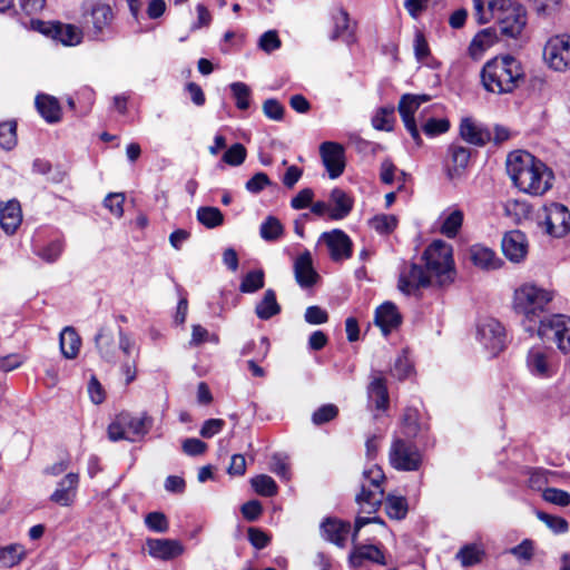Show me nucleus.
I'll return each instance as SVG.
<instances>
[{"instance_id":"obj_1","label":"nucleus","mask_w":570,"mask_h":570,"mask_svg":"<svg viewBox=\"0 0 570 570\" xmlns=\"http://www.w3.org/2000/svg\"><path fill=\"white\" fill-rule=\"evenodd\" d=\"M554 297L552 291L533 283H525L513 294L512 307L521 317V324L531 336L552 340L563 353L570 352V317L563 314H550V304Z\"/></svg>"},{"instance_id":"obj_2","label":"nucleus","mask_w":570,"mask_h":570,"mask_svg":"<svg viewBox=\"0 0 570 570\" xmlns=\"http://www.w3.org/2000/svg\"><path fill=\"white\" fill-rule=\"evenodd\" d=\"M507 171L521 191L532 196L546 194L554 179L553 171L542 160L524 150L508 155Z\"/></svg>"},{"instance_id":"obj_3","label":"nucleus","mask_w":570,"mask_h":570,"mask_svg":"<svg viewBox=\"0 0 570 570\" xmlns=\"http://www.w3.org/2000/svg\"><path fill=\"white\" fill-rule=\"evenodd\" d=\"M361 491L356 494L355 501L361 512L372 514L377 512L382 503L386 514L391 519L402 520L407 514V502L404 497L387 494L385 497L382 487L385 475L379 465H372L363 471Z\"/></svg>"},{"instance_id":"obj_4","label":"nucleus","mask_w":570,"mask_h":570,"mask_svg":"<svg viewBox=\"0 0 570 570\" xmlns=\"http://www.w3.org/2000/svg\"><path fill=\"white\" fill-rule=\"evenodd\" d=\"M473 8L476 23L495 19L503 38L517 39L527 26L525 9L515 0H473Z\"/></svg>"},{"instance_id":"obj_5","label":"nucleus","mask_w":570,"mask_h":570,"mask_svg":"<svg viewBox=\"0 0 570 570\" xmlns=\"http://www.w3.org/2000/svg\"><path fill=\"white\" fill-rule=\"evenodd\" d=\"M481 83L488 92L512 94L524 85L522 63L511 55H501L488 60L480 72Z\"/></svg>"},{"instance_id":"obj_6","label":"nucleus","mask_w":570,"mask_h":570,"mask_svg":"<svg viewBox=\"0 0 570 570\" xmlns=\"http://www.w3.org/2000/svg\"><path fill=\"white\" fill-rule=\"evenodd\" d=\"M422 259L428 273L435 277L439 285L453 282L454 262L451 245L441 239L434 240L424 250Z\"/></svg>"},{"instance_id":"obj_7","label":"nucleus","mask_w":570,"mask_h":570,"mask_svg":"<svg viewBox=\"0 0 570 570\" xmlns=\"http://www.w3.org/2000/svg\"><path fill=\"white\" fill-rule=\"evenodd\" d=\"M153 424V417L146 412L140 415L121 412L108 425V438L112 442L120 440L137 442L148 434Z\"/></svg>"},{"instance_id":"obj_8","label":"nucleus","mask_w":570,"mask_h":570,"mask_svg":"<svg viewBox=\"0 0 570 570\" xmlns=\"http://www.w3.org/2000/svg\"><path fill=\"white\" fill-rule=\"evenodd\" d=\"M389 462L393 469L402 472H416L423 464V453L415 441L393 436Z\"/></svg>"},{"instance_id":"obj_9","label":"nucleus","mask_w":570,"mask_h":570,"mask_svg":"<svg viewBox=\"0 0 570 570\" xmlns=\"http://www.w3.org/2000/svg\"><path fill=\"white\" fill-rule=\"evenodd\" d=\"M114 12L109 4L96 2L86 10L85 23L95 40H104L110 33Z\"/></svg>"},{"instance_id":"obj_10","label":"nucleus","mask_w":570,"mask_h":570,"mask_svg":"<svg viewBox=\"0 0 570 570\" xmlns=\"http://www.w3.org/2000/svg\"><path fill=\"white\" fill-rule=\"evenodd\" d=\"M543 59L556 71L570 69V36L551 37L543 47Z\"/></svg>"},{"instance_id":"obj_11","label":"nucleus","mask_w":570,"mask_h":570,"mask_svg":"<svg viewBox=\"0 0 570 570\" xmlns=\"http://www.w3.org/2000/svg\"><path fill=\"white\" fill-rule=\"evenodd\" d=\"M544 217L539 222L543 230L553 237H563L570 230V212L559 203H551L543 208Z\"/></svg>"},{"instance_id":"obj_12","label":"nucleus","mask_w":570,"mask_h":570,"mask_svg":"<svg viewBox=\"0 0 570 570\" xmlns=\"http://www.w3.org/2000/svg\"><path fill=\"white\" fill-rule=\"evenodd\" d=\"M476 338L492 355H497L504 348L505 331L498 320L487 317L476 326Z\"/></svg>"},{"instance_id":"obj_13","label":"nucleus","mask_w":570,"mask_h":570,"mask_svg":"<svg viewBox=\"0 0 570 570\" xmlns=\"http://www.w3.org/2000/svg\"><path fill=\"white\" fill-rule=\"evenodd\" d=\"M145 549L153 559L160 561L175 560L185 551L180 540L169 538H147Z\"/></svg>"},{"instance_id":"obj_14","label":"nucleus","mask_w":570,"mask_h":570,"mask_svg":"<svg viewBox=\"0 0 570 570\" xmlns=\"http://www.w3.org/2000/svg\"><path fill=\"white\" fill-rule=\"evenodd\" d=\"M328 248L330 257L333 262L348 259L353 254V242L350 236L342 229H333L324 232L321 237Z\"/></svg>"},{"instance_id":"obj_15","label":"nucleus","mask_w":570,"mask_h":570,"mask_svg":"<svg viewBox=\"0 0 570 570\" xmlns=\"http://www.w3.org/2000/svg\"><path fill=\"white\" fill-rule=\"evenodd\" d=\"M332 31L328 35L331 41L342 40L346 45L356 41L355 26L351 23L350 14L343 7H335L331 10Z\"/></svg>"},{"instance_id":"obj_16","label":"nucleus","mask_w":570,"mask_h":570,"mask_svg":"<svg viewBox=\"0 0 570 570\" xmlns=\"http://www.w3.org/2000/svg\"><path fill=\"white\" fill-rule=\"evenodd\" d=\"M320 154L330 178H338L345 169L343 146L333 141H324L320 146Z\"/></svg>"},{"instance_id":"obj_17","label":"nucleus","mask_w":570,"mask_h":570,"mask_svg":"<svg viewBox=\"0 0 570 570\" xmlns=\"http://www.w3.org/2000/svg\"><path fill=\"white\" fill-rule=\"evenodd\" d=\"M365 562L380 566L386 564L384 551L375 544H363L353 542V548L348 554V563L352 568H361Z\"/></svg>"},{"instance_id":"obj_18","label":"nucleus","mask_w":570,"mask_h":570,"mask_svg":"<svg viewBox=\"0 0 570 570\" xmlns=\"http://www.w3.org/2000/svg\"><path fill=\"white\" fill-rule=\"evenodd\" d=\"M431 277L422 266L412 263L407 271L400 274L397 287L403 294L411 295L421 287L430 286Z\"/></svg>"},{"instance_id":"obj_19","label":"nucleus","mask_w":570,"mask_h":570,"mask_svg":"<svg viewBox=\"0 0 570 570\" xmlns=\"http://www.w3.org/2000/svg\"><path fill=\"white\" fill-rule=\"evenodd\" d=\"M501 247L504 256L513 262H522L528 253L527 236L521 230L507 232L502 238Z\"/></svg>"},{"instance_id":"obj_20","label":"nucleus","mask_w":570,"mask_h":570,"mask_svg":"<svg viewBox=\"0 0 570 570\" xmlns=\"http://www.w3.org/2000/svg\"><path fill=\"white\" fill-rule=\"evenodd\" d=\"M293 267L295 281L303 289L313 287L320 279V275L313 266L312 255L307 249L296 257Z\"/></svg>"},{"instance_id":"obj_21","label":"nucleus","mask_w":570,"mask_h":570,"mask_svg":"<svg viewBox=\"0 0 570 570\" xmlns=\"http://www.w3.org/2000/svg\"><path fill=\"white\" fill-rule=\"evenodd\" d=\"M419 105L415 101L413 94H404L399 102V112L404 124L405 129L411 135L412 139L417 146L422 145V138L420 136L419 128L414 118V114L419 109Z\"/></svg>"},{"instance_id":"obj_22","label":"nucleus","mask_w":570,"mask_h":570,"mask_svg":"<svg viewBox=\"0 0 570 570\" xmlns=\"http://www.w3.org/2000/svg\"><path fill=\"white\" fill-rule=\"evenodd\" d=\"M448 155L451 164L446 166V177L449 180L455 181L463 176L471 158V150L468 147L451 144Z\"/></svg>"},{"instance_id":"obj_23","label":"nucleus","mask_w":570,"mask_h":570,"mask_svg":"<svg viewBox=\"0 0 570 570\" xmlns=\"http://www.w3.org/2000/svg\"><path fill=\"white\" fill-rule=\"evenodd\" d=\"M350 532L351 523L348 521L327 517L321 523L322 537L341 548L345 547Z\"/></svg>"},{"instance_id":"obj_24","label":"nucleus","mask_w":570,"mask_h":570,"mask_svg":"<svg viewBox=\"0 0 570 570\" xmlns=\"http://www.w3.org/2000/svg\"><path fill=\"white\" fill-rule=\"evenodd\" d=\"M460 136L466 142L478 147H483L492 139L491 130L487 126L475 122L470 117L461 120Z\"/></svg>"},{"instance_id":"obj_25","label":"nucleus","mask_w":570,"mask_h":570,"mask_svg":"<svg viewBox=\"0 0 570 570\" xmlns=\"http://www.w3.org/2000/svg\"><path fill=\"white\" fill-rule=\"evenodd\" d=\"M527 366L534 376L548 379L554 374L552 364L548 360V351L543 346H534L529 350Z\"/></svg>"},{"instance_id":"obj_26","label":"nucleus","mask_w":570,"mask_h":570,"mask_svg":"<svg viewBox=\"0 0 570 570\" xmlns=\"http://www.w3.org/2000/svg\"><path fill=\"white\" fill-rule=\"evenodd\" d=\"M374 323L381 328L383 335L387 336L401 325L402 316L395 304L385 302L376 308Z\"/></svg>"},{"instance_id":"obj_27","label":"nucleus","mask_w":570,"mask_h":570,"mask_svg":"<svg viewBox=\"0 0 570 570\" xmlns=\"http://www.w3.org/2000/svg\"><path fill=\"white\" fill-rule=\"evenodd\" d=\"M79 484V475L70 472L58 483L57 489L50 495V501L61 505L69 507L76 497V490Z\"/></svg>"},{"instance_id":"obj_28","label":"nucleus","mask_w":570,"mask_h":570,"mask_svg":"<svg viewBox=\"0 0 570 570\" xmlns=\"http://www.w3.org/2000/svg\"><path fill=\"white\" fill-rule=\"evenodd\" d=\"M40 31L52 39L60 41L65 46H75L81 41L80 30L72 24L52 22Z\"/></svg>"},{"instance_id":"obj_29","label":"nucleus","mask_w":570,"mask_h":570,"mask_svg":"<svg viewBox=\"0 0 570 570\" xmlns=\"http://www.w3.org/2000/svg\"><path fill=\"white\" fill-rule=\"evenodd\" d=\"M470 259L476 267L485 271L499 269L504 264L494 250L480 244L471 246Z\"/></svg>"},{"instance_id":"obj_30","label":"nucleus","mask_w":570,"mask_h":570,"mask_svg":"<svg viewBox=\"0 0 570 570\" xmlns=\"http://www.w3.org/2000/svg\"><path fill=\"white\" fill-rule=\"evenodd\" d=\"M425 425L420 422V413L415 407H406L401 420L400 435L403 439L415 441L423 431Z\"/></svg>"},{"instance_id":"obj_31","label":"nucleus","mask_w":570,"mask_h":570,"mask_svg":"<svg viewBox=\"0 0 570 570\" xmlns=\"http://www.w3.org/2000/svg\"><path fill=\"white\" fill-rule=\"evenodd\" d=\"M21 222L22 213L18 200H9L0 208V226L6 234H14Z\"/></svg>"},{"instance_id":"obj_32","label":"nucleus","mask_w":570,"mask_h":570,"mask_svg":"<svg viewBox=\"0 0 570 570\" xmlns=\"http://www.w3.org/2000/svg\"><path fill=\"white\" fill-rule=\"evenodd\" d=\"M63 250V237H56L47 244H40L38 240H35L32 245V253L48 264L56 263L61 257Z\"/></svg>"},{"instance_id":"obj_33","label":"nucleus","mask_w":570,"mask_h":570,"mask_svg":"<svg viewBox=\"0 0 570 570\" xmlns=\"http://www.w3.org/2000/svg\"><path fill=\"white\" fill-rule=\"evenodd\" d=\"M40 116L49 124H56L61 119V107L57 98L46 94H38L35 100Z\"/></svg>"},{"instance_id":"obj_34","label":"nucleus","mask_w":570,"mask_h":570,"mask_svg":"<svg viewBox=\"0 0 570 570\" xmlns=\"http://www.w3.org/2000/svg\"><path fill=\"white\" fill-rule=\"evenodd\" d=\"M330 200L334 205L330 210L333 220L344 219L353 209V199L341 188L332 189Z\"/></svg>"},{"instance_id":"obj_35","label":"nucleus","mask_w":570,"mask_h":570,"mask_svg":"<svg viewBox=\"0 0 570 570\" xmlns=\"http://www.w3.org/2000/svg\"><path fill=\"white\" fill-rule=\"evenodd\" d=\"M95 344L101 356L108 363H116L117 345L114 333L106 327H101L95 335Z\"/></svg>"},{"instance_id":"obj_36","label":"nucleus","mask_w":570,"mask_h":570,"mask_svg":"<svg viewBox=\"0 0 570 570\" xmlns=\"http://www.w3.org/2000/svg\"><path fill=\"white\" fill-rule=\"evenodd\" d=\"M60 351L61 354L68 358L72 360L76 358L80 346H81V338L76 332V330L71 326H66L62 332L60 333Z\"/></svg>"},{"instance_id":"obj_37","label":"nucleus","mask_w":570,"mask_h":570,"mask_svg":"<svg viewBox=\"0 0 570 570\" xmlns=\"http://www.w3.org/2000/svg\"><path fill=\"white\" fill-rule=\"evenodd\" d=\"M281 305L277 303L276 293L269 288L265 291L263 298L256 304L255 314L259 320L267 321L281 313Z\"/></svg>"},{"instance_id":"obj_38","label":"nucleus","mask_w":570,"mask_h":570,"mask_svg":"<svg viewBox=\"0 0 570 570\" xmlns=\"http://www.w3.org/2000/svg\"><path fill=\"white\" fill-rule=\"evenodd\" d=\"M26 554V548L19 543L0 547V566L3 568H12L20 563Z\"/></svg>"},{"instance_id":"obj_39","label":"nucleus","mask_w":570,"mask_h":570,"mask_svg":"<svg viewBox=\"0 0 570 570\" xmlns=\"http://www.w3.org/2000/svg\"><path fill=\"white\" fill-rule=\"evenodd\" d=\"M197 220L206 228L213 229L224 223V215L219 208L213 206L199 207L196 212Z\"/></svg>"},{"instance_id":"obj_40","label":"nucleus","mask_w":570,"mask_h":570,"mask_svg":"<svg viewBox=\"0 0 570 570\" xmlns=\"http://www.w3.org/2000/svg\"><path fill=\"white\" fill-rule=\"evenodd\" d=\"M368 396L374 402L377 410H385L389 405V393L385 382L381 377H375L368 385Z\"/></svg>"},{"instance_id":"obj_41","label":"nucleus","mask_w":570,"mask_h":570,"mask_svg":"<svg viewBox=\"0 0 570 570\" xmlns=\"http://www.w3.org/2000/svg\"><path fill=\"white\" fill-rule=\"evenodd\" d=\"M399 219L392 214H379L368 220V225L380 235H390L397 227Z\"/></svg>"},{"instance_id":"obj_42","label":"nucleus","mask_w":570,"mask_h":570,"mask_svg":"<svg viewBox=\"0 0 570 570\" xmlns=\"http://www.w3.org/2000/svg\"><path fill=\"white\" fill-rule=\"evenodd\" d=\"M265 274L263 269H254L246 273L240 282L239 291L242 293H255L264 287Z\"/></svg>"},{"instance_id":"obj_43","label":"nucleus","mask_w":570,"mask_h":570,"mask_svg":"<svg viewBox=\"0 0 570 570\" xmlns=\"http://www.w3.org/2000/svg\"><path fill=\"white\" fill-rule=\"evenodd\" d=\"M250 484L254 491L263 497H274L278 490L274 479L267 474H259L252 478Z\"/></svg>"},{"instance_id":"obj_44","label":"nucleus","mask_w":570,"mask_h":570,"mask_svg":"<svg viewBox=\"0 0 570 570\" xmlns=\"http://www.w3.org/2000/svg\"><path fill=\"white\" fill-rule=\"evenodd\" d=\"M284 233L283 225L279 219L274 216H268L261 225V237L267 242L278 239Z\"/></svg>"},{"instance_id":"obj_45","label":"nucleus","mask_w":570,"mask_h":570,"mask_svg":"<svg viewBox=\"0 0 570 570\" xmlns=\"http://www.w3.org/2000/svg\"><path fill=\"white\" fill-rule=\"evenodd\" d=\"M232 95L235 99L236 107L246 110L250 105L252 90L245 82L236 81L229 85Z\"/></svg>"},{"instance_id":"obj_46","label":"nucleus","mask_w":570,"mask_h":570,"mask_svg":"<svg viewBox=\"0 0 570 570\" xmlns=\"http://www.w3.org/2000/svg\"><path fill=\"white\" fill-rule=\"evenodd\" d=\"M17 145V124L16 121L0 122V147L4 150H11Z\"/></svg>"},{"instance_id":"obj_47","label":"nucleus","mask_w":570,"mask_h":570,"mask_svg":"<svg viewBox=\"0 0 570 570\" xmlns=\"http://www.w3.org/2000/svg\"><path fill=\"white\" fill-rule=\"evenodd\" d=\"M246 157L247 150L245 146L240 142H235L224 153L222 161L229 166L237 167L244 164Z\"/></svg>"},{"instance_id":"obj_48","label":"nucleus","mask_w":570,"mask_h":570,"mask_svg":"<svg viewBox=\"0 0 570 570\" xmlns=\"http://www.w3.org/2000/svg\"><path fill=\"white\" fill-rule=\"evenodd\" d=\"M463 223V213L460 209L453 210L443 222L441 233L448 238H453L458 235Z\"/></svg>"},{"instance_id":"obj_49","label":"nucleus","mask_w":570,"mask_h":570,"mask_svg":"<svg viewBox=\"0 0 570 570\" xmlns=\"http://www.w3.org/2000/svg\"><path fill=\"white\" fill-rule=\"evenodd\" d=\"M338 415V407L335 404L327 403L316 409L312 414V422L314 425L320 426L336 419Z\"/></svg>"},{"instance_id":"obj_50","label":"nucleus","mask_w":570,"mask_h":570,"mask_svg":"<svg viewBox=\"0 0 570 570\" xmlns=\"http://www.w3.org/2000/svg\"><path fill=\"white\" fill-rule=\"evenodd\" d=\"M537 517L542 521L552 532L557 534L566 533L569 529L568 521L564 518L552 515L543 511H537Z\"/></svg>"},{"instance_id":"obj_51","label":"nucleus","mask_w":570,"mask_h":570,"mask_svg":"<svg viewBox=\"0 0 570 570\" xmlns=\"http://www.w3.org/2000/svg\"><path fill=\"white\" fill-rule=\"evenodd\" d=\"M394 107H382L372 118V125L377 130L391 131L393 129L392 121Z\"/></svg>"},{"instance_id":"obj_52","label":"nucleus","mask_w":570,"mask_h":570,"mask_svg":"<svg viewBox=\"0 0 570 570\" xmlns=\"http://www.w3.org/2000/svg\"><path fill=\"white\" fill-rule=\"evenodd\" d=\"M145 524L150 531L156 533H166L169 529L167 517L163 512L158 511L146 514Z\"/></svg>"},{"instance_id":"obj_53","label":"nucleus","mask_w":570,"mask_h":570,"mask_svg":"<svg viewBox=\"0 0 570 570\" xmlns=\"http://www.w3.org/2000/svg\"><path fill=\"white\" fill-rule=\"evenodd\" d=\"M450 129V121L446 118H430L423 126V132L429 137H435Z\"/></svg>"},{"instance_id":"obj_54","label":"nucleus","mask_w":570,"mask_h":570,"mask_svg":"<svg viewBox=\"0 0 570 570\" xmlns=\"http://www.w3.org/2000/svg\"><path fill=\"white\" fill-rule=\"evenodd\" d=\"M497 30L492 28H487L479 31L475 37L471 41L470 48L473 50L474 48H479L484 50L491 47L497 40Z\"/></svg>"},{"instance_id":"obj_55","label":"nucleus","mask_w":570,"mask_h":570,"mask_svg":"<svg viewBox=\"0 0 570 570\" xmlns=\"http://www.w3.org/2000/svg\"><path fill=\"white\" fill-rule=\"evenodd\" d=\"M482 552L475 546H464L456 553L459 559L464 567H472L481 562Z\"/></svg>"},{"instance_id":"obj_56","label":"nucleus","mask_w":570,"mask_h":570,"mask_svg":"<svg viewBox=\"0 0 570 570\" xmlns=\"http://www.w3.org/2000/svg\"><path fill=\"white\" fill-rule=\"evenodd\" d=\"M542 498L544 501L559 507H568L570 504V493L557 488H547L542 493Z\"/></svg>"},{"instance_id":"obj_57","label":"nucleus","mask_w":570,"mask_h":570,"mask_svg":"<svg viewBox=\"0 0 570 570\" xmlns=\"http://www.w3.org/2000/svg\"><path fill=\"white\" fill-rule=\"evenodd\" d=\"M284 107L283 105L274 98L266 99L263 104V112L264 115L275 121H281L284 118Z\"/></svg>"},{"instance_id":"obj_58","label":"nucleus","mask_w":570,"mask_h":570,"mask_svg":"<svg viewBox=\"0 0 570 570\" xmlns=\"http://www.w3.org/2000/svg\"><path fill=\"white\" fill-rule=\"evenodd\" d=\"M286 459L287 458L283 454L275 453L271 460V471L283 480H289L291 478L289 466Z\"/></svg>"},{"instance_id":"obj_59","label":"nucleus","mask_w":570,"mask_h":570,"mask_svg":"<svg viewBox=\"0 0 570 570\" xmlns=\"http://www.w3.org/2000/svg\"><path fill=\"white\" fill-rule=\"evenodd\" d=\"M272 184L267 174L259 171L256 173L250 179H248L245 184V188L250 194H259L265 187Z\"/></svg>"},{"instance_id":"obj_60","label":"nucleus","mask_w":570,"mask_h":570,"mask_svg":"<svg viewBox=\"0 0 570 570\" xmlns=\"http://www.w3.org/2000/svg\"><path fill=\"white\" fill-rule=\"evenodd\" d=\"M125 196L120 193H111L104 199V205L116 217H121L124 214Z\"/></svg>"},{"instance_id":"obj_61","label":"nucleus","mask_w":570,"mask_h":570,"mask_svg":"<svg viewBox=\"0 0 570 570\" xmlns=\"http://www.w3.org/2000/svg\"><path fill=\"white\" fill-rule=\"evenodd\" d=\"M414 55L419 61H423L430 56V47L424 33L416 29L413 41Z\"/></svg>"},{"instance_id":"obj_62","label":"nucleus","mask_w":570,"mask_h":570,"mask_svg":"<svg viewBox=\"0 0 570 570\" xmlns=\"http://www.w3.org/2000/svg\"><path fill=\"white\" fill-rule=\"evenodd\" d=\"M304 318H305V322L308 324L320 325V324H324L327 322L328 314L324 308H322L317 305H313V306H308L306 308Z\"/></svg>"},{"instance_id":"obj_63","label":"nucleus","mask_w":570,"mask_h":570,"mask_svg":"<svg viewBox=\"0 0 570 570\" xmlns=\"http://www.w3.org/2000/svg\"><path fill=\"white\" fill-rule=\"evenodd\" d=\"M258 45L262 50L269 53L281 47V39L275 30H268L261 36Z\"/></svg>"},{"instance_id":"obj_64","label":"nucleus","mask_w":570,"mask_h":570,"mask_svg":"<svg viewBox=\"0 0 570 570\" xmlns=\"http://www.w3.org/2000/svg\"><path fill=\"white\" fill-rule=\"evenodd\" d=\"M533 541L530 539H524L515 547H512L509 552L520 560L530 561L533 557Z\"/></svg>"}]
</instances>
